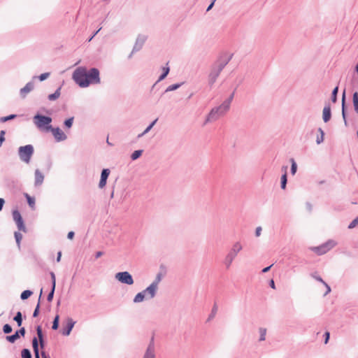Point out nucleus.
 <instances>
[{
  "instance_id": "obj_63",
  "label": "nucleus",
  "mask_w": 358,
  "mask_h": 358,
  "mask_svg": "<svg viewBox=\"0 0 358 358\" xmlns=\"http://www.w3.org/2000/svg\"><path fill=\"white\" fill-rule=\"evenodd\" d=\"M357 71L358 72V65L356 67Z\"/></svg>"
},
{
  "instance_id": "obj_6",
  "label": "nucleus",
  "mask_w": 358,
  "mask_h": 358,
  "mask_svg": "<svg viewBox=\"0 0 358 358\" xmlns=\"http://www.w3.org/2000/svg\"><path fill=\"white\" fill-rule=\"evenodd\" d=\"M336 245V242L332 240H329L325 243L317 246L313 247L311 250L317 255H324L329 251L331 248H333Z\"/></svg>"
},
{
  "instance_id": "obj_7",
  "label": "nucleus",
  "mask_w": 358,
  "mask_h": 358,
  "mask_svg": "<svg viewBox=\"0 0 358 358\" xmlns=\"http://www.w3.org/2000/svg\"><path fill=\"white\" fill-rule=\"evenodd\" d=\"M115 278L122 283H124L127 285H131L134 283L132 276L127 271L120 272L116 273Z\"/></svg>"
},
{
  "instance_id": "obj_39",
  "label": "nucleus",
  "mask_w": 358,
  "mask_h": 358,
  "mask_svg": "<svg viewBox=\"0 0 358 358\" xmlns=\"http://www.w3.org/2000/svg\"><path fill=\"white\" fill-rule=\"evenodd\" d=\"M16 117L15 115H8V116H6V117H3L1 118V120L2 122H6L8 120H12V119H14L15 117Z\"/></svg>"
},
{
  "instance_id": "obj_14",
  "label": "nucleus",
  "mask_w": 358,
  "mask_h": 358,
  "mask_svg": "<svg viewBox=\"0 0 358 358\" xmlns=\"http://www.w3.org/2000/svg\"><path fill=\"white\" fill-rule=\"evenodd\" d=\"M34 89V84L32 83H28L23 88L20 90L21 96L25 97L26 95Z\"/></svg>"
},
{
  "instance_id": "obj_37",
  "label": "nucleus",
  "mask_w": 358,
  "mask_h": 358,
  "mask_svg": "<svg viewBox=\"0 0 358 358\" xmlns=\"http://www.w3.org/2000/svg\"><path fill=\"white\" fill-rule=\"evenodd\" d=\"M157 121V119H156L155 120H154L150 124L149 127H147V129L144 131V132L139 135V136H143V134H146L147 132H148L152 128V127L155 124L156 122Z\"/></svg>"
},
{
  "instance_id": "obj_51",
  "label": "nucleus",
  "mask_w": 358,
  "mask_h": 358,
  "mask_svg": "<svg viewBox=\"0 0 358 358\" xmlns=\"http://www.w3.org/2000/svg\"><path fill=\"white\" fill-rule=\"evenodd\" d=\"M324 335H325V341H324V343H328V341H329V336H330L329 332L327 331V332L325 333V334H324Z\"/></svg>"
},
{
  "instance_id": "obj_28",
  "label": "nucleus",
  "mask_w": 358,
  "mask_h": 358,
  "mask_svg": "<svg viewBox=\"0 0 358 358\" xmlns=\"http://www.w3.org/2000/svg\"><path fill=\"white\" fill-rule=\"evenodd\" d=\"M59 315H56L55 317V320L52 322V329L54 330H56L58 329V327H59Z\"/></svg>"
},
{
  "instance_id": "obj_12",
  "label": "nucleus",
  "mask_w": 358,
  "mask_h": 358,
  "mask_svg": "<svg viewBox=\"0 0 358 358\" xmlns=\"http://www.w3.org/2000/svg\"><path fill=\"white\" fill-rule=\"evenodd\" d=\"M75 324V322L71 318H68L66 321V325L62 330V334L64 336H69Z\"/></svg>"
},
{
  "instance_id": "obj_24",
  "label": "nucleus",
  "mask_w": 358,
  "mask_h": 358,
  "mask_svg": "<svg viewBox=\"0 0 358 358\" xmlns=\"http://www.w3.org/2000/svg\"><path fill=\"white\" fill-rule=\"evenodd\" d=\"M15 238L17 245L18 248H20V242H21V240L22 239V234L20 232L15 231Z\"/></svg>"
},
{
  "instance_id": "obj_38",
  "label": "nucleus",
  "mask_w": 358,
  "mask_h": 358,
  "mask_svg": "<svg viewBox=\"0 0 358 358\" xmlns=\"http://www.w3.org/2000/svg\"><path fill=\"white\" fill-rule=\"evenodd\" d=\"M73 117H71L66 120H65L64 122V125L67 127V128H70L71 127L72 124H73Z\"/></svg>"
},
{
  "instance_id": "obj_5",
  "label": "nucleus",
  "mask_w": 358,
  "mask_h": 358,
  "mask_svg": "<svg viewBox=\"0 0 358 358\" xmlns=\"http://www.w3.org/2000/svg\"><path fill=\"white\" fill-rule=\"evenodd\" d=\"M241 250H242V245L239 242L236 243L233 245L231 251L227 255V256L226 257V259H225V264L227 268H229L231 266L233 260L234 259V258L236 257L237 254Z\"/></svg>"
},
{
  "instance_id": "obj_19",
  "label": "nucleus",
  "mask_w": 358,
  "mask_h": 358,
  "mask_svg": "<svg viewBox=\"0 0 358 358\" xmlns=\"http://www.w3.org/2000/svg\"><path fill=\"white\" fill-rule=\"evenodd\" d=\"M32 345L33 349L34 351L35 357L36 358H40L39 357V353H38V340L36 338H34L32 341Z\"/></svg>"
},
{
  "instance_id": "obj_47",
  "label": "nucleus",
  "mask_w": 358,
  "mask_h": 358,
  "mask_svg": "<svg viewBox=\"0 0 358 358\" xmlns=\"http://www.w3.org/2000/svg\"><path fill=\"white\" fill-rule=\"evenodd\" d=\"M179 86H180L179 85H170V86L167 88L166 91H173V90H176L178 87H179Z\"/></svg>"
},
{
  "instance_id": "obj_2",
  "label": "nucleus",
  "mask_w": 358,
  "mask_h": 358,
  "mask_svg": "<svg viewBox=\"0 0 358 358\" xmlns=\"http://www.w3.org/2000/svg\"><path fill=\"white\" fill-rule=\"evenodd\" d=\"M232 96L224 101L219 107L213 108L208 115L205 123L217 120L223 116L229 109Z\"/></svg>"
},
{
  "instance_id": "obj_18",
  "label": "nucleus",
  "mask_w": 358,
  "mask_h": 358,
  "mask_svg": "<svg viewBox=\"0 0 358 358\" xmlns=\"http://www.w3.org/2000/svg\"><path fill=\"white\" fill-rule=\"evenodd\" d=\"M287 166L283 167L284 174L281 177V188L285 189L287 184Z\"/></svg>"
},
{
  "instance_id": "obj_15",
  "label": "nucleus",
  "mask_w": 358,
  "mask_h": 358,
  "mask_svg": "<svg viewBox=\"0 0 358 358\" xmlns=\"http://www.w3.org/2000/svg\"><path fill=\"white\" fill-rule=\"evenodd\" d=\"M155 348L152 342L149 345L143 358H155Z\"/></svg>"
},
{
  "instance_id": "obj_40",
  "label": "nucleus",
  "mask_w": 358,
  "mask_h": 358,
  "mask_svg": "<svg viewBox=\"0 0 358 358\" xmlns=\"http://www.w3.org/2000/svg\"><path fill=\"white\" fill-rule=\"evenodd\" d=\"M5 131H0V147L2 145L3 143L5 141Z\"/></svg>"
},
{
  "instance_id": "obj_35",
  "label": "nucleus",
  "mask_w": 358,
  "mask_h": 358,
  "mask_svg": "<svg viewBox=\"0 0 358 358\" xmlns=\"http://www.w3.org/2000/svg\"><path fill=\"white\" fill-rule=\"evenodd\" d=\"M338 91V87H336L332 92V101L334 103H335L336 101Z\"/></svg>"
},
{
  "instance_id": "obj_4",
  "label": "nucleus",
  "mask_w": 358,
  "mask_h": 358,
  "mask_svg": "<svg viewBox=\"0 0 358 358\" xmlns=\"http://www.w3.org/2000/svg\"><path fill=\"white\" fill-rule=\"evenodd\" d=\"M18 153L20 159L28 164L29 163L31 157L34 153V148L31 145L21 146L19 148Z\"/></svg>"
},
{
  "instance_id": "obj_33",
  "label": "nucleus",
  "mask_w": 358,
  "mask_h": 358,
  "mask_svg": "<svg viewBox=\"0 0 358 358\" xmlns=\"http://www.w3.org/2000/svg\"><path fill=\"white\" fill-rule=\"evenodd\" d=\"M259 333H260V338H259V340L261 341H264L265 340V337H266V329H264V328H260L259 329Z\"/></svg>"
},
{
  "instance_id": "obj_60",
  "label": "nucleus",
  "mask_w": 358,
  "mask_h": 358,
  "mask_svg": "<svg viewBox=\"0 0 358 358\" xmlns=\"http://www.w3.org/2000/svg\"><path fill=\"white\" fill-rule=\"evenodd\" d=\"M42 357L43 358H48L44 352H42Z\"/></svg>"
},
{
  "instance_id": "obj_8",
  "label": "nucleus",
  "mask_w": 358,
  "mask_h": 358,
  "mask_svg": "<svg viewBox=\"0 0 358 358\" xmlns=\"http://www.w3.org/2000/svg\"><path fill=\"white\" fill-rule=\"evenodd\" d=\"M13 218L15 222L17 228L20 231H22L24 232L26 231V227L24 226L22 217L20 213V212L17 210L13 211Z\"/></svg>"
},
{
  "instance_id": "obj_30",
  "label": "nucleus",
  "mask_w": 358,
  "mask_h": 358,
  "mask_svg": "<svg viewBox=\"0 0 358 358\" xmlns=\"http://www.w3.org/2000/svg\"><path fill=\"white\" fill-rule=\"evenodd\" d=\"M163 71H164V73L159 77V81L162 80H164L166 78V76L168 75V73L169 72V67H168V66L167 67H164L163 68Z\"/></svg>"
},
{
  "instance_id": "obj_20",
  "label": "nucleus",
  "mask_w": 358,
  "mask_h": 358,
  "mask_svg": "<svg viewBox=\"0 0 358 358\" xmlns=\"http://www.w3.org/2000/svg\"><path fill=\"white\" fill-rule=\"evenodd\" d=\"M145 294H146L144 290L142 292L138 293L136 295V296L134 297V301L135 303H139V302L143 301L144 300V299L145 298Z\"/></svg>"
},
{
  "instance_id": "obj_9",
  "label": "nucleus",
  "mask_w": 358,
  "mask_h": 358,
  "mask_svg": "<svg viewBox=\"0 0 358 358\" xmlns=\"http://www.w3.org/2000/svg\"><path fill=\"white\" fill-rule=\"evenodd\" d=\"M160 281V277L158 276L156 281L153 282L148 287H147L144 291L145 294H148L149 298H153L155 295L156 291L157 289L158 283Z\"/></svg>"
},
{
  "instance_id": "obj_1",
  "label": "nucleus",
  "mask_w": 358,
  "mask_h": 358,
  "mask_svg": "<svg viewBox=\"0 0 358 358\" xmlns=\"http://www.w3.org/2000/svg\"><path fill=\"white\" fill-rule=\"evenodd\" d=\"M73 79L80 87H86L100 83L99 71L95 68L87 71L85 67H78L73 73Z\"/></svg>"
},
{
  "instance_id": "obj_13",
  "label": "nucleus",
  "mask_w": 358,
  "mask_h": 358,
  "mask_svg": "<svg viewBox=\"0 0 358 358\" xmlns=\"http://www.w3.org/2000/svg\"><path fill=\"white\" fill-rule=\"evenodd\" d=\"M44 180L43 174L39 171H35V185L38 186L41 185Z\"/></svg>"
},
{
  "instance_id": "obj_59",
  "label": "nucleus",
  "mask_w": 358,
  "mask_h": 358,
  "mask_svg": "<svg viewBox=\"0 0 358 358\" xmlns=\"http://www.w3.org/2000/svg\"><path fill=\"white\" fill-rule=\"evenodd\" d=\"M216 310H217V308L215 307H214L213 309V315L215 314Z\"/></svg>"
},
{
  "instance_id": "obj_58",
  "label": "nucleus",
  "mask_w": 358,
  "mask_h": 358,
  "mask_svg": "<svg viewBox=\"0 0 358 358\" xmlns=\"http://www.w3.org/2000/svg\"><path fill=\"white\" fill-rule=\"evenodd\" d=\"M102 255H103V253H102L101 252H100V251H99V252H97L96 253V258H99V257H100Z\"/></svg>"
},
{
  "instance_id": "obj_17",
  "label": "nucleus",
  "mask_w": 358,
  "mask_h": 358,
  "mask_svg": "<svg viewBox=\"0 0 358 358\" xmlns=\"http://www.w3.org/2000/svg\"><path fill=\"white\" fill-rule=\"evenodd\" d=\"M36 332H37L38 341L40 343V345H41V348H44V339H43V331H42V329H41V326L37 327Z\"/></svg>"
},
{
  "instance_id": "obj_55",
  "label": "nucleus",
  "mask_w": 358,
  "mask_h": 358,
  "mask_svg": "<svg viewBox=\"0 0 358 358\" xmlns=\"http://www.w3.org/2000/svg\"><path fill=\"white\" fill-rule=\"evenodd\" d=\"M215 1V0H213V2L210 4V6H209L208 7V8H207V11L210 10L212 8V7L213 6V4H214Z\"/></svg>"
},
{
  "instance_id": "obj_41",
  "label": "nucleus",
  "mask_w": 358,
  "mask_h": 358,
  "mask_svg": "<svg viewBox=\"0 0 358 358\" xmlns=\"http://www.w3.org/2000/svg\"><path fill=\"white\" fill-rule=\"evenodd\" d=\"M358 224V217L355 218L348 226L349 229H353Z\"/></svg>"
},
{
  "instance_id": "obj_52",
  "label": "nucleus",
  "mask_w": 358,
  "mask_h": 358,
  "mask_svg": "<svg viewBox=\"0 0 358 358\" xmlns=\"http://www.w3.org/2000/svg\"><path fill=\"white\" fill-rule=\"evenodd\" d=\"M73 236H74V232L73 231H70V232L68 233V235H67L68 238L73 239Z\"/></svg>"
},
{
  "instance_id": "obj_45",
  "label": "nucleus",
  "mask_w": 358,
  "mask_h": 358,
  "mask_svg": "<svg viewBox=\"0 0 358 358\" xmlns=\"http://www.w3.org/2000/svg\"><path fill=\"white\" fill-rule=\"evenodd\" d=\"M316 280L320 281V282H322V283H324L325 285V286L327 287L326 294L330 292V291H331L330 287L322 280V279L320 277H317Z\"/></svg>"
},
{
  "instance_id": "obj_44",
  "label": "nucleus",
  "mask_w": 358,
  "mask_h": 358,
  "mask_svg": "<svg viewBox=\"0 0 358 358\" xmlns=\"http://www.w3.org/2000/svg\"><path fill=\"white\" fill-rule=\"evenodd\" d=\"M319 131L321 133V136L320 137H317V143L318 144L320 143L321 142H322L323 139H324V132H323V131L321 129H320Z\"/></svg>"
},
{
  "instance_id": "obj_25",
  "label": "nucleus",
  "mask_w": 358,
  "mask_h": 358,
  "mask_svg": "<svg viewBox=\"0 0 358 358\" xmlns=\"http://www.w3.org/2000/svg\"><path fill=\"white\" fill-rule=\"evenodd\" d=\"M31 294H32L31 291L25 290L22 292L20 297L22 300H25V299H28Z\"/></svg>"
},
{
  "instance_id": "obj_3",
  "label": "nucleus",
  "mask_w": 358,
  "mask_h": 358,
  "mask_svg": "<svg viewBox=\"0 0 358 358\" xmlns=\"http://www.w3.org/2000/svg\"><path fill=\"white\" fill-rule=\"evenodd\" d=\"M52 118L48 116L36 115L34 117V122L41 131H49L51 129Z\"/></svg>"
},
{
  "instance_id": "obj_29",
  "label": "nucleus",
  "mask_w": 358,
  "mask_h": 358,
  "mask_svg": "<svg viewBox=\"0 0 358 358\" xmlns=\"http://www.w3.org/2000/svg\"><path fill=\"white\" fill-rule=\"evenodd\" d=\"M21 355L22 358H31V353L27 349L22 350Z\"/></svg>"
},
{
  "instance_id": "obj_48",
  "label": "nucleus",
  "mask_w": 358,
  "mask_h": 358,
  "mask_svg": "<svg viewBox=\"0 0 358 358\" xmlns=\"http://www.w3.org/2000/svg\"><path fill=\"white\" fill-rule=\"evenodd\" d=\"M343 108H342V113H343V117L345 118V93H343Z\"/></svg>"
},
{
  "instance_id": "obj_11",
  "label": "nucleus",
  "mask_w": 358,
  "mask_h": 358,
  "mask_svg": "<svg viewBox=\"0 0 358 358\" xmlns=\"http://www.w3.org/2000/svg\"><path fill=\"white\" fill-rule=\"evenodd\" d=\"M110 174V171L108 169H103L101 172V180L99 181V187L100 188H103L106 185V180Z\"/></svg>"
},
{
  "instance_id": "obj_46",
  "label": "nucleus",
  "mask_w": 358,
  "mask_h": 358,
  "mask_svg": "<svg viewBox=\"0 0 358 358\" xmlns=\"http://www.w3.org/2000/svg\"><path fill=\"white\" fill-rule=\"evenodd\" d=\"M50 275H51L52 282V287H55V285H56L55 275V273L53 272H51L50 273Z\"/></svg>"
},
{
  "instance_id": "obj_56",
  "label": "nucleus",
  "mask_w": 358,
  "mask_h": 358,
  "mask_svg": "<svg viewBox=\"0 0 358 358\" xmlns=\"http://www.w3.org/2000/svg\"><path fill=\"white\" fill-rule=\"evenodd\" d=\"M270 285H271V287L273 289H275V283H274L273 280H271L270 281Z\"/></svg>"
},
{
  "instance_id": "obj_21",
  "label": "nucleus",
  "mask_w": 358,
  "mask_h": 358,
  "mask_svg": "<svg viewBox=\"0 0 358 358\" xmlns=\"http://www.w3.org/2000/svg\"><path fill=\"white\" fill-rule=\"evenodd\" d=\"M19 338V332H15L13 335L6 336V340L10 343H14Z\"/></svg>"
},
{
  "instance_id": "obj_26",
  "label": "nucleus",
  "mask_w": 358,
  "mask_h": 358,
  "mask_svg": "<svg viewBox=\"0 0 358 358\" xmlns=\"http://www.w3.org/2000/svg\"><path fill=\"white\" fill-rule=\"evenodd\" d=\"M14 320L17 322V326L20 327L22 325V314L20 312H17L16 315L14 317Z\"/></svg>"
},
{
  "instance_id": "obj_23",
  "label": "nucleus",
  "mask_w": 358,
  "mask_h": 358,
  "mask_svg": "<svg viewBox=\"0 0 358 358\" xmlns=\"http://www.w3.org/2000/svg\"><path fill=\"white\" fill-rule=\"evenodd\" d=\"M352 101H353V105L355 107V110L357 113H358V93L357 92L354 93Z\"/></svg>"
},
{
  "instance_id": "obj_10",
  "label": "nucleus",
  "mask_w": 358,
  "mask_h": 358,
  "mask_svg": "<svg viewBox=\"0 0 358 358\" xmlns=\"http://www.w3.org/2000/svg\"><path fill=\"white\" fill-rule=\"evenodd\" d=\"M50 131H52V134L57 141H62L66 138V134L59 127L52 128L51 127Z\"/></svg>"
},
{
  "instance_id": "obj_42",
  "label": "nucleus",
  "mask_w": 358,
  "mask_h": 358,
  "mask_svg": "<svg viewBox=\"0 0 358 358\" xmlns=\"http://www.w3.org/2000/svg\"><path fill=\"white\" fill-rule=\"evenodd\" d=\"M55 289V287H52V290H51V292L49 293V294L48 296V301H51L52 300Z\"/></svg>"
},
{
  "instance_id": "obj_54",
  "label": "nucleus",
  "mask_w": 358,
  "mask_h": 358,
  "mask_svg": "<svg viewBox=\"0 0 358 358\" xmlns=\"http://www.w3.org/2000/svg\"><path fill=\"white\" fill-rule=\"evenodd\" d=\"M271 266H272V265H271V266H267V267L264 268L262 270V272H263V273L268 272V271L270 270V268H271Z\"/></svg>"
},
{
  "instance_id": "obj_62",
  "label": "nucleus",
  "mask_w": 358,
  "mask_h": 358,
  "mask_svg": "<svg viewBox=\"0 0 358 358\" xmlns=\"http://www.w3.org/2000/svg\"><path fill=\"white\" fill-rule=\"evenodd\" d=\"M217 75H218V73H217V74L215 75V76L213 78V82H214V81H215V78L217 76Z\"/></svg>"
},
{
  "instance_id": "obj_31",
  "label": "nucleus",
  "mask_w": 358,
  "mask_h": 358,
  "mask_svg": "<svg viewBox=\"0 0 358 358\" xmlns=\"http://www.w3.org/2000/svg\"><path fill=\"white\" fill-rule=\"evenodd\" d=\"M141 154H142V150H136L132 153L131 158L133 160H136L141 155Z\"/></svg>"
},
{
  "instance_id": "obj_50",
  "label": "nucleus",
  "mask_w": 358,
  "mask_h": 358,
  "mask_svg": "<svg viewBox=\"0 0 358 358\" xmlns=\"http://www.w3.org/2000/svg\"><path fill=\"white\" fill-rule=\"evenodd\" d=\"M261 231H262V228L260 227H257L256 229V231H255V234L257 236H259L260 234H261Z\"/></svg>"
},
{
  "instance_id": "obj_32",
  "label": "nucleus",
  "mask_w": 358,
  "mask_h": 358,
  "mask_svg": "<svg viewBox=\"0 0 358 358\" xmlns=\"http://www.w3.org/2000/svg\"><path fill=\"white\" fill-rule=\"evenodd\" d=\"M41 294H42V290L41 291V294H40V297L39 299L41 298ZM39 308H40V299L38 300V303L34 311V313H33V316L34 317H37L38 315V313H39Z\"/></svg>"
},
{
  "instance_id": "obj_27",
  "label": "nucleus",
  "mask_w": 358,
  "mask_h": 358,
  "mask_svg": "<svg viewBox=\"0 0 358 358\" xmlns=\"http://www.w3.org/2000/svg\"><path fill=\"white\" fill-rule=\"evenodd\" d=\"M25 196L27 199V202L29 203V205L31 207V208H34V205H35V199L33 197H31L29 194H25Z\"/></svg>"
},
{
  "instance_id": "obj_16",
  "label": "nucleus",
  "mask_w": 358,
  "mask_h": 358,
  "mask_svg": "<svg viewBox=\"0 0 358 358\" xmlns=\"http://www.w3.org/2000/svg\"><path fill=\"white\" fill-rule=\"evenodd\" d=\"M331 108L330 106H325L323 109V120L324 122H327L331 118Z\"/></svg>"
},
{
  "instance_id": "obj_49",
  "label": "nucleus",
  "mask_w": 358,
  "mask_h": 358,
  "mask_svg": "<svg viewBox=\"0 0 358 358\" xmlns=\"http://www.w3.org/2000/svg\"><path fill=\"white\" fill-rule=\"evenodd\" d=\"M17 332H19V336L21 335L22 336H24L25 334V329L22 327Z\"/></svg>"
},
{
  "instance_id": "obj_57",
  "label": "nucleus",
  "mask_w": 358,
  "mask_h": 358,
  "mask_svg": "<svg viewBox=\"0 0 358 358\" xmlns=\"http://www.w3.org/2000/svg\"><path fill=\"white\" fill-rule=\"evenodd\" d=\"M61 257H62V252H59L58 254H57V262H59L60 259H61Z\"/></svg>"
},
{
  "instance_id": "obj_36",
  "label": "nucleus",
  "mask_w": 358,
  "mask_h": 358,
  "mask_svg": "<svg viewBox=\"0 0 358 358\" xmlns=\"http://www.w3.org/2000/svg\"><path fill=\"white\" fill-rule=\"evenodd\" d=\"M3 331L5 334H9L12 331V327L10 325L6 324L3 326Z\"/></svg>"
},
{
  "instance_id": "obj_53",
  "label": "nucleus",
  "mask_w": 358,
  "mask_h": 358,
  "mask_svg": "<svg viewBox=\"0 0 358 358\" xmlns=\"http://www.w3.org/2000/svg\"><path fill=\"white\" fill-rule=\"evenodd\" d=\"M4 203H5L4 199L2 198H0V211L2 209Z\"/></svg>"
},
{
  "instance_id": "obj_22",
  "label": "nucleus",
  "mask_w": 358,
  "mask_h": 358,
  "mask_svg": "<svg viewBox=\"0 0 358 358\" xmlns=\"http://www.w3.org/2000/svg\"><path fill=\"white\" fill-rule=\"evenodd\" d=\"M60 96V88L57 89L56 92L53 94H51L48 96V99L50 101H54L58 99Z\"/></svg>"
},
{
  "instance_id": "obj_43",
  "label": "nucleus",
  "mask_w": 358,
  "mask_h": 358,
  "mask_svg": "<svg viewBox=\"0 0 358 358\" xmlns=\"http://www.w3.org/2000/svg\"><path fill=\"white\" fill-rule=\"evenodd\" d=\"M50 76V73H42L39 76V80L41 81H43L44 80H45L46 78H48Z\"/></svg>"
},
{
  "instance_id": "obj_61",
  "label": "nucleus",
  "mask_w": 358,
  "mask_h": 358,
  "mask_svg": "<svg viewBox=\"0 0 358 358\" xmlns=\"http://www.w3.org/2000/svg\"><path fill=\"white\" fill-rule=\"evenodd\" d=\"M101 29H99L96 33L94 34V36L90 39V41L100 31Z\"/></svg>"
},
{
  "instance_id": "obj_34",
  "label": "nucleus",
  "mask_w": 358,
  "mask_h": 358,
  "mask_svg": "<svg viewBox=\"0 0 358 358\" xmlns=\"http://www.w3.org/2000/svg\"><path fill=\"white\" fill-rule=\"evenodd\" d=\"M291 162H292L291 172H292V175H294L296 171L297 166L293 159H291Z\"/></svg>"
}]
</instances>
